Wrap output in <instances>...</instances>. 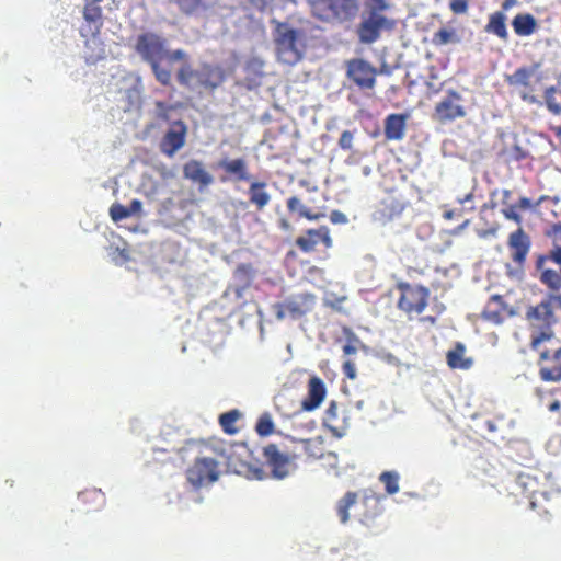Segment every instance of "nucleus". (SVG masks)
I'll list each match as a JSON object with an SVG mask.
<instances>
[{"mask_svg":"<svg viewBox=\"0 0 561 561\" xmlns=\"http://www.w3.org/2000/svg\"><path fill=\"white\" fill-rule=\"evenodd\" d=\"M488 426H489V430H490V431H493V430H494V426H493V424H492L491 422H488Z\"/></svg>","mask_w":561,"mask_h":561,"instance_id":"64","label":"nucleus"},{"mask_svg":"<svg viewBox=\"0 0 561 561\" xmlns=\"http://www.w3.org/2000/svg\"><path fill=\"white\" fill-rule=\"evenodd\" d=\"M512 26L518 36H529L537 30V21L530 13L517 14L513 21Z\"/></svg>","mask_w":561,"mask_h":561,"instance_id":"31","label":"nucleus"},{"mask_svg":"<svg viewBox=\"0 0 561 561\" xmlns=\"http://www.w3.org/2000/svg\"><path fill=\"white\" fill-rule=\"evenodd\" d=\"M178 61L181 66L176 70V81L181 87L214 91L225 81V71L219 65L204 62L199 68L194 69L188 55L186 59Z\"/></svg>","mask_w":561,"mask_h":561,"instance_id":"4","label":"nucleus"},{"mask_svg":"<svg viewBox=\"0 0 561 561\" xmlns=\"http://www.w3.org/2000/svg\"><path fill=\"white\" fill-rule=\"evenodd\" d=\"M553 299L559 304V306L561 308V295L554 296Z\"/></svg>","mask_w":561,"mask_h":561,"instance_id":"62","label":"nucleus"},{"mask_svg":"<svg viewBox=\"0 0 561 561\" xmlns=\"http://www.w3.org/2000/svg\"><path fill=\"white\" fill-rule=\"evenodd\" d=\"M184 450L195 455L194 462L186 469L187 482L195 489L213 484L219 479V456L225 455V443L218 438L191 440Z\"/></svg>","mask_w":561,"mask_h":561,"instance_id":"1","label":"nucleus"},{"mask_svg":"<svg viewBox=\"0 0 561 561\" xmlns=\"http://www.w3.org/2000/svg\"><path fill=\"white\" fill-rule=\"evenodd\" d=\"M354 133L351 130H344L339 138V147L342 150L348 151L353 149Z\"/></svg>","mask_w":561,"mask_h":561,"instance_id":"45","label":"nucleus"},{"mask_svg":"<svg viewBox=\"0 0 561 561\" xmlns=\"http://www.w3.org/2000/svg\"><path fill=\"white\" fill-rule=\"evenodd\" d=\"M512 197V191L503 190L502 191V205L504 206L501 210L503 217L507 220H512L518 226L523 222V217L520 215L522 211L525 210H536L538 206H540L546 199L547 196L542 195L538 201L531 202L528 197H519V199L512 204L510 199Z\"/></svg>","mask_w":561,"mask_h":561,"instance_id":"16","label":"nucleus"},{"mask_svg":"<svg viewBox=\"0 0 561 561\" xmlns=\"http://www.w3.org/2000/svg\"><path fill=\"white\" fill-rule=\"evenodd\" d=\"M304 450L311 459H320L324 454L323 439L313 437L304 440Z\"/></svg>","mask_w":561,"mask_h":561,"instance_id":"40","label":"nucleus"},{"mask_svg":"<svg viewBox=\"0 0 561 561\" xmlns=\"http://www.w3.org/2000/svg\"><path fill=\"white\" fill-rule=\"evenodd\" d=\"M462 96L456 90H448L445 98L436 103L434 115L440 123L453 122L466 116V108L461 104Z\"/></svg>","mask_w":561,"mask_h":561,"instance_id":"17","label":"nucleus"},{"mask_svg":"<svg viewBox=\"0 0 561 561\" xmlns=\"http://www.w3.org/2000/svg\"><path fill=\"white\" fill-rule=\"evenodd\" d=\"M538 354L537 366L539 378L545 382L561 381V346L549 350L542 344L534 350Z\"/></svg>","mask_w":561,"mask_h":561,"instance_id":"11","label":"nucleus"},{"mask_svg":"<svg viewBox=\"0 0 561 561\" xmlns=\"http://www.w3.org/2000/svg\"><path fill=\"white\" fill-rule=\"evenodd\" d=\"M561 409V403L559 400H554L550 405H549V411L550 412H558L559 410Z\"/></svg>","mask_w":561,"mask_h":561,"instance_id":"58","label":"nucleus"},{"mask_svg":"<svg viewBox=\"0 0 561 561\" xmlns=\"http://www.w3.org/2000/svg\"><path fill=\"white\" fill-rule=\"evenodd\" d=\"M518 4L517 0H504L501 4L502 10L500 12H507L513 7H516Z\"/></svg>","mask_w":561,"mask_h":561,"instance_id":"55","label":"nucleus"},{"mask_svg":"<svg viewBox=\"0 0 561 561\" xmlns=\"http://www.w3.org/2000/svg\"><path fill=\"white\" fill-rule=\"evenodd\" d=\"M362 13L360 21L356 26L358 42L364 45H371L380 39L382 33H390L397 26V21L388 16L385 11L390 8L387 0H371Z\"/></svg>","mask_w":561,"mask_h":561,"instance_id":"3","label":"nucleus"},{"mask_svg":"<svg viewBox=\"0 0 561 561\" xmlns=\"http://www.w3.org/2000/svg\"><path fill=\"white\" fill-rule=\"evenodd\" d=\"M342 370H343V374L348 379H355L356 378V367H355V364L351 359H346L343 363Z\"/></svg>","mask_w":561,"mask_h":561,"instance_id":"50","label":"nucleus"},{"mask_svg":"<svg viewBox=\"0 0 561 561\" xmlns=\"http://www.w3.org/2000/svg\"><path fill=\"white\" fill-rule=\"evenodd\" d=\"M242 413L237 410H230L219 415L218 422L222 431L228 435H234L239 432L237 423L240 421Z\"/></svg>","mask_w":561,"mask_h":561,"instance_id":"35","label":"nucleus"},{"mask_svg":"<svg viewBox=\"0 0 561 561\" xmlns=\"http://www.w3.org/2000/svg\"><path fill=\"white\" fill-rule=\"evenodd\" d=\"M185 15H195L207 9L204 0H170Z\"/></svg>","mask_w":561,"mask_h":561,"instance_id":"39","label":"nucleus"},{"mask_svg":"<svg viewBox=\"0 0 561 561\" xmlns=\"http://www.w3.org/2000/svg\"><path fill=\"white\" fill-rule=\"evenodd\" d=\"M377 75V69L365 59L353 58L346 61V77L359 90H373Z\"/></svg>","mask_w":561,"mask_h":561,"instance_id":"13","label":"nucleus"},{"mask_svg":"<svg viewBox=\"0 0 561 561\" xmlns=\"http://www.w3.org/2000/svg\"><path fill=\"white\" fill-rule=\"evenodd\" d=\"M275 47L279 61L295 65L301 60L305 51V33L288 23H277L275 28Z\"/></svg>","mask_w":561,"mask_h":561,"instance_id":"7","label":"nucleus"},{"mask_svg":"<svg viewBox=\"0 0 561 561\" xmlns=\"http://www.w3.org/2000/svg\"><path fill=\"white\" fill-rule=\"evenodd\" d=\"M266 183L261 181L252 182L249 186V201L257 210H262L271 202V195L266 191Z\"/></svg>","mask_w":561,"mask_h":561,"instance_id":"30","label":"nucleus"},{"mask_svg":"<svg viewBox=\"0 0 561 561\" xmlns=\"http://www.w3.org/2000/svg\"><path fill=\"white\" fill-rule=\"evenodd\" d=\"M287 209L290 213H298L300 217L311 221L319 220L325 216L323 211H314L305 206L297 196H291L287 199Z\"/></svg>","mask_w":561,"mask_h":561,"instance_id":"32","label":"nucleus"},{"mask_svg":"<svg viewBox=\"0 0 561 561\" xmlns=\"http://www.w3.org/2000/svg\"><path fill=\"white\" fill-rule=\"evenodd\" d=\"M538 256H545L546 262L551 261L557 265L561 266V247L557 245L549 251L547 254H539Z\"/></svg>","mask_w":561,"mask_h":561,"instance_id":"46","label":"nucleus"},{"mask_svg":"<svg viewBox=\"0 0 561 561\" xmlns=\"http://www.w3.org/2000/svg\"><path fill=\"white\" fill-rule=\"evenodd\" d=\"M507 305L500 295H493L488 301L485 309L483 310L482 317L484 320L490 321L494 324H500L504 321L506 316Z\"/></svg>","mask_w":561,"mask_h":561,"instance_id":"27","label":"nucleus"},{"mask_svg":"<svg viewBox=\"0 0 561 561\" xmlns=\"http://www.w3.org/2000/svg\"><path fill=\"white\" fill-rule=\"evenodd\" d=\"M507 247L511 259L516 265L515 272L510 271L508 275H522L531 247L530 237L519 227L517 230L510 233Z\"/></svg>","mask_w":561,"mask_h":561,"instance_id":"15","label":"nucleus"},{"mask_svg":"<svg viewBox=\"0 0 561 561\" xmlns=\"http://www.w3.org/2000/svg\"><path fill=\"white\" fill-rule=\"evenodd\" d=\"M79 497L83 503H96V507L102 506L105 502V495L100 490H85L80 493Z\"/></svg>","mask_w":561,"mask_h":561,"instance_id":"43","label":"nucleus"},{"mask_svg":"<svg viewBox=\"0 0 561 561\" xmlns=\"http://www.w3.org/2000/svg\"><path fill=\"white\" fill-rule=\"evenodd\" d=\"M546 257L537 256L535 261V268L538 272L539 282L549 290L558 293L561 289V278L559 272L546 266Z\"/></svg>","mask_w":561,"mask_h":561,"instance_id":"25","label":"nucleus"},{"mask_svg":"<svg viewBox=\"0 0 561 561\" xmlns=\"http://www.w3.org/2000/svg\"><path fill=\"white\" fill-rule=\"evenodd\" d=\"M310 14L330 25L348 24L357 16L358 0H306Z\"/></svg>","mask_w":561,"mask_h":561,"instance_id":"5","label":"nucleus"},{"mask_svg":"<svg viewBox=\"0 0 561 561\" xmlns=\"http://www.w3.org/2000/svg\"><path fill=\"white\" fill-rule=\"evenodd\" d=\"M265 463L271 468L274 478L283 479L288 474L290 458L279 450L275 444H268L263 448Z\"/></svg>","mask_w":561,"mask_h":561,"instance_id":"21","label":"nucleus"},{"mask_svg":"<svg viewBox=\"0 0 561 561\" xmlns=\"http://www.w3.org/2000/svg\"><path fill=\"white\" fill-rule=\"evenodd\" d=\"M459 42L460 37L454 28L442 27L435 32L432 37V44L437 47Z\"/></svg>","mask_w":561,"mask_h":561,"instance_id":"37","label":"nucleus"},{"mask_svg":"<svg viewBox=\"0 0 561 561\" xmlns=\"http://www.w3.org/2000/svg\"><path fill=\"white\" fill-rule=\"evenodd\" d=\"M357 348L351 343H347L343 346V353L345 356L354 355L356 354Z\"/></svg>","mask_w":561,"mask_h":561,"instance_id":"56","label":"nucleus"},{"mask_svg":"<svg viewBox=\"0 0 561 561\" xmlns=\"http://www.w3.org/2000/svg\"><path fill=\"white\" fill-rule=\"evenodd\" d=\"M274 430L275 425L272 415L268 412L261 414L255 425L257 435L261 437H266L272 435Z\"/></svg>","mask_w":561,"mask_h":561,"instance_id":"42","label":"nucleus"},{"mask_svg":"<svg viewBox=\"0 0 561 561\" xmlns=\"http://www.w3.org/2000/svg\"><path fill=\"white\" fill-rule=\"evenodd\" d=\"M540 64L535 62L530 66L517 68L512 75L506 77L508 85L522 88L520 98L530 103H538L536 85L542 81V73L539 72Z\"/></svg>","mask_w":561,"mask_h":561,"instance_id":"8","label":"nucleus"},{"mask_svg":"<svg viewBox=\"0 0 561 561\" xmlns=\"http://www.w3.org/2000/svg\"><path fill=\"white\" fill-rule=\"evenodd\" d=\"M156 107L158 110V116L159 118L163 119V121H169V111L172 108V106L165 104L164 102H157L156 103Z\"/></svg>","mask_w":561,"mask_h":561,"instance_id":"51","label":"nucleus"},{"mask_svg":"<svg viewBox=\"0 0 561 561\" xmlns=\"http://www.w3.org/2000/svg\"><path fill=\"white\" fill-rule=\"evenodd\" d=\"M111 218L114 221H119L130 216V210H127V207L121 204H113L110 208Z\"/></svg>","mask_w":561,"mask_h":561,"instance_id":"44","label":"nucleus"},{"mask_svg":"<svg viewBox=\"0 0 561 561\" xmlns=\"http://www.w3.org/2000/svg\"><path fill=\"white\" fill-rule=\"evenodd\" d=\"M183 174L185 179L201 186H208L213 183V176L206 171L203 162L198 160H190L183 167Z\"/></svg>","mask_w":561,"mask_h":561,"instance_id":"26","label":"nucleus"},{"mask_svg":"<svg viewBox=\"0 0 561 561\" xmlns=\"http://www.w3.org/2000/svg\"><path fill=\"white\" fill-rule=\"evenodd\" d=\"M552 231L553 233L561 236V222L553 225Z\"/></svg>","mask_w":561,"mask_h":561,"instance_id":"60","label":"nucleus"},{"mask_svg":"<svg viewBox=\"0 0 561 561\" xmlns=\"http://www.w3.org/2000/svg\"><path fill=\"white\" fill-rule=\"evenodd\" d=\"M401 296L398 300L400 310L411 314H420L427 306L430 290L423 286H413L407 283L399 285Z\"/></svg>","mask_w":561,"mask_h":561,"instance_id":"14","label":"nucleus"},{"mask_svg":"<svg viewBox=\"0 0 561 561\" xmlns=\"http://www.w3.org/2000/svg\"><path fill=\"white\" fill-rule=\"evenodd\" d=\"M323 424L334 434L341 436L339 432L342 427L339 424V407L332 401L327 408L323 416Z\"/></svg>","mask_w":561,"mask_h":561,"instance_id":"38","label":"nucleus"},{"mask_svg":"<svg viewBox=\"0 0 561 561\" xmlns=\"http://www.w3.org/2000/svg\"><path fill=\"white\" fill-rule=\"evenodd\" d=\"M142 208V203L139 199H134L127 207V210H130V216L133 214L140 213Z\"/></svg>","mask_w":561,"mask_h":561,"instance_id":"53","label":"nucleus"},{"mask_svg":"<svg viewBox=\"0 0 561 561\" xmlns=\"http://www.w3.org/2000/svg\"><path fill=\"white\" fill-rule=\"evenodd\" d=\"M525 478L524 476H519L518 479H517V484L518 485H525L526 482H525Z\"/></svg>","mask_w":561,"mask_h":561,"instance_id":"61","label":"nucleus"},{"mask_svg":"<svg viewBox=\"0 0 561 561\" xmlns=\"http://www.w3.org/2000/svg\"><path fill=\"white\" fill-rule=\"evenodd\" d=\"M217 168L225 172L220 176V181L224 183L228 181L248 182L251 179L248 163L243 158L221 159L218 161Z\"/></svg>","mask_w":561,"mask_h":561,"instance_id":"20","label":"nucleus"},{"mask_svg":"<svg viewBox=\"0 0 561 561\" xmlns=\"http://www.w3.org/2000/svg\"><path fill=\"white\" fill-rule=\"evenodd\" d=\"M187 126L183 121H174L160 141V150L168 157H173L186 141Z\"/></svg>","mask_w":561,"mask_h":561,"instance_id":"18","label":"nucleus"},{"mask_svg":"<svg viewBox=\"0 0 561 561\" xmlns=\"http://www.w3.org/2000/svg\"><path fill=\"white\" fill-rule=\"evenodd\" d=\"M473 197H474L473 192H469L463 197H458L457 198L458 204L463 206V208H462L463 211H466V210H469V211L474 210L476 207L472 204L473 203Z\"/></svg>","mask_w":561,"mask_h":561,"instance_id":"48","label":"nucleus"},{"mask_svg":"<svg viewBox=\"0 0 561 561\" xmlns=\"http://www.w3.org/2000/svg\"><path fill=\"white\" fill-rule=\"evenodd\" d=\"M296 245L305 253L312 252L319 244H323L325 249L332 247V238L330 230L327 226H321L317 229H308L302 236H299Z\"/></svg>","mask_w":561,"mask_h":561,"instance_id":"19","label":"nucleus"},{"mask_svg":"<svg viewBox=\"0 0 561 561\" xmlns=\"http://www.w3.org/2000/svg\"><path fill=\"white\" fill-rule=\"evenodd\" d=\"M247 1L253 9H255L260 12H264L270 7H272V4L274 3L275 0H247Z\"/></svg>","mask_w":561,"mask_h":561,"instance_id":"49","label":"nucleus"},{"mask_svg":"<svg viewBox=\"0 0 561 561\" xmlns=\"http://www.w3.org/2000/svg\"><path fill=\"white\" fill-rule=\"evenodd\" d=\"M358 500V493L348 491L345 495L339 500L336 504V513L340 517L341 523L345 524L350 519V508L356 504Z\"/></svg>","mask_w":561,"mask_h":561,"instance_id":"36","label":"nucleus"},{"mask_svg":"<svg viewBox=\"0 0 561 561\" xmlns=\"http://www.w3.org/2000/svg\"><path fill=\"white\" fill-rule=\"evenodd\" d=\"M279 228L284 231H288L291 229V226L290 224L288 222V220L286 219H280L279 220V224H278Z\"/></svg>","mask_w":561,"mask_h":561,"instance_id":"57","label":"nucleus"},{"mask_svg":"<svg viewBox=\"0 0 561 561\" xmlns=\"http://www.w3.org/2000/svg\"><path fill=\"white\" fill-rule=\"evenodd\" d=\"M250 456V450L245 444H236L231 446V450L219 458L227 459V466L230 470L238 474H248L253 479L262 480L265 477V472L262 468L252 467L247 458Z\"/></svg>","mask_w":561,"mask_h":561,"instance_id":"12","label":"nucleus"},{"mask_svg":"<svg viewBox=\"0 0 561 561\" xmlns=\"http://www.w3.org/2000/svg\"><path fill=\"white\" fill-rule=\"evenodd\" d=\"M103 1L104 0H84L82 15L87 25L81 32L83 36L85 34H90L91 36H98L100 34L103 26V10L100 3Z\"/></svg>","mask_w":561,"mask_h":561,"instance_id":"22","label":"nucleus"},{"mask_svg":"<svg viewBox=\"0 0 561 561\" xmlns=\"http://www.w3.org/2000/svg\"><path fill=\"white\" fill-rule=\"evenodd\" d=\"M407 205L405 193L397 187L391 188L375 205L373 218L375 221L385 225L399 217L407 208Z\"/></svg>","mask_w":561,"mask_h":561,"instance_id":"9","label":"nucleus"},{"mask_svg":"<svg viewBox=\"0 0 561 561\" xmlns=\"http://www.w3.org/2000/svg\"><path fill=\"white\" fill-rule=\"evenodd\" d=\"M327 394L323 380L318 376H312L308 381V394L302 400L301 407L305 411H313L317 409Z\"/></svg>","mask_w":561,"mask_h":561,"instance_id":"24","label":"nucleus"},{"mask_svg":"<svg viewBox=\"0 0 561 561\" xmlns=\"http://www.w3.org/2000/svg\"><path fill=\"white\" fill-rule=\"evenodd\" d=\"M525 319L528 322L530 334V348H538L539 344L549 342L554 337L553 325L558 319L554 314L551 299H545L527 308Z\"/></svg>","mask_w":561,"mask_h":561,"instance_id":"6","label":"nucleus"},{"mask_svg":"<svg viewBox=\"0 0 561 561\" xmlns=\"http://www.w3.org/2000/svg\"><path fill=\"white\" fill-rule=\"evenodd\" d=\"M255 268L251 263H241L233 271V279L242 289L248 288L254 280Z\"/></svg>","mask_w":561,"mask_h":561,"instance_id":"33","label":"nucleus"},{"mask_svg":"<svg viewBox=\"0 0 561 561\" xmlns=\"http://www.w3.org/2000/svg\"><path fill=\"white\" fill-rule=\"evenodd\" d=\"M462 213H463V210H462V209H461L460 211H457V210H454V209H446V210H444V213H443V218H444L445 220H451V219H454L456 216H458V217H459V216H461V215H462Z\"/></svg>","mask_w":561,"mask_h":561,"instance_id":"54","label":"nucleus"},{"mask_svg":"<svg viewBox=\"0 0 561 561\" xmlns=\"http://www.w3.org/2000/svg\"><path fill=\"white\" fill-rule=\"evenodd\" d=\"M447 365L451 369L468 370L473 365L471 357H466V346L457 342L455 346L446 353Z\"/></svg>","mask_w":561,"mask_h":561,"instance_id":"28","label":"nucleus"},{"mask_svg":"<svg viewBox=\"0 0 561 561\" xmlns=\"http://www.w3.org/2000/svg\"><path fill=\"white\" fill-rule=\"evenodd\" d=\"M449 7L455 14H463L468 11V0H451Z\"/></svg>","mask_w":561,"mask_h":561,"instance_id":"47","label":"nucleus"},{"mask_svg":"<svg viewBox=\"0 0 561 561\" xmlns=\"http://www.w3.org/2000/svg\"><path fill=\"white\" fill-rule=\"evenodd\" d=\"M135 50L150 66L156 80L163 87H170L172 82L170 66L187 58V53L183 49H168L165 39L154 33L140 34Z\"/></svg>","mask_w":561,"mask_h":561,"instance_id":"2","label":"nucleus"},{"mask_svg":"<svg viewBox=\"0 0 561 561\" xmlns=\"http://www.w3.org/2000/svg\"><path fill=\"white\" fill-rule=\"evenodd\" d=\"M557 93L561 94V72L557 76V84L548 87L543 93L546 106L553 115L561 114V104L557 101Z\"/></svg>","mask_w":561,"mask_h":561,"instance_id":"34","label":"nucleus"},{"mask_svg":"<svg viewBox=\"0 0 561 561\" xmlns=\"http://www.w3.org/2000/svg\"><path fill=\"white\" fill-rule=\"evenodd\" d=\"M554 133L557 137H561V126L557 127Z\"/></svg>","mask_w":561,"mask_h":561,"instance_id":"63","label":"nucleus"},{"mask_svg":"<svg viewBox=\"0 0 561 561\" xmlns=\"http://www.w3.org/2000/svg\"><path fill=\"white\" fill-rule=\"evenodd\" d=\"M330 220L333 224H345L347 221V218L343 213L339 210H333L330 215Z\"/></svg>","mask_w":561,"mask_h":561,"instance_id":"52","label":"nucleus"},{"mask_svg":"<svg viewBox=\"0 0 561 561\" xmlns=\"http://www.w3.org/2000/svg\"><path fill=\"white\" fill-rule=\"evenodd\" d=\"M468 224H469V220H465L461 225H459L451 231V234H458L460 231H462L468 226Z\"/></svg>","mask_w":561,"mask_h":561,"instance_id":"59","label":"nucleus"},{"mask_svg":"<svg viewBox=\"0 0 561 561\" xmlns=\"http://www.w3.org/2000/svg\"><path fill=\"white\" fill-rule=\"evenodd\" d=\"M409 115L405 113H392L385 118L383 133L388 141H400L407 131Z\"/></svg>","mask_w":561,"mask_h":561,"instance_id":"23","label":"nucleus"},{"mask_svg":"<svg viewBox=\"0 0 561 561\" xmlns=\"http://www.w3.org/2000/svg\"><path fill=\"white\" fill-rule=\"evenodd\" d=\"M399 479L400 476L396 471H383L379 476V481L385 485L386 492L390 495L399 492Z\"/></svg>","mask_w":561,"mask_h":561,"instance_id":"41","label":"nucleus"},{"mask_svg":"<svg viewBox=\"0 0 561 561\" xmlns=\"http://www.w3.org/2000/svg\"><path fill=\"white\" fill-rule=\"evenodd\" d=\"M506 20L507 16L504 12L495 11L489 15L484 31L497 36L501 41L506 42L508 39Z\"/></svg>","mask_w":561,"mask_h":561,"instance_id":"29","label":"nucleus"},{"mask_svg":"<svg viewBox=\"0 0 561 561\" xmlns=\"http://www.w3.org/2000/svg\"><path fill=\"white\" fill-rule=\"evenodd\" d=\"M317 297L311 293H297L287 297L284 301L274 305L277 319H299L311 312L316 306Z\"/></svg>","mask_w":561,"mask_h":561,"instance_id":"10","label":"nucleus"}]
</instances>
